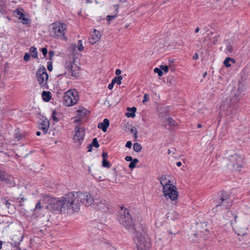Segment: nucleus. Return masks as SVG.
I'll return each instance as SVG.
<instances>
[{
    "mask_svg": "<svg viewBox=\"0 0 250 250\" xmlns=\"http://www.w3.org/2000/svg\"><path fill=\"white\" fill-rule=\"evenodd\" d=\"M118 211V220L120 224L130 232H133V239L136 244L137 250H145L149 248L150 240L146 233L145 227L142 225L136 230L134 222L127 208L120 207Z\"/></svg>",
    "mask_w": 250,
    "mask_h": 250,
    "instance_id": "obj_1",
    "label": "nucleus"
},
{
    "mask_svg": "<svg viewBox=\"0 0 250 250\" xmlns=\"http://www.w3.org/2000/svg\"><path fill=\"white\" fill-rule=\"evenodd\" d=\"M88 196L83 192L74 193L70 192L66 194L62 199L52 198L49 203L50 206L54 210H60L64 213L69 210L78 212L81 206V202H83Z\"/></svg>",
    "mask_w": 250,
    "mask_h": 250,
    "instance_id": "obj_2",
    "label": "nucleus"
},
{
    "mask_svg": "<svg viewBox=\"0 0 250 250\" xmlns=\"http://www.w3.org/2000/svg\"><path fill=\"white\" fill-rule=\"evenodd\" d=\"M243 94L239 93V89L237 93L226 101H223L220 106L221 114H224L228 122H231L237 117L238 103L242 98Z\"/></svg>",
    "mask_w": 250,
    "mask_h": 250,
    "instance_id": "obj_3",
    "label": "nucleus"
},
{
    "mask_svg": "<svg viewBox=\"0 0 250 250\" xmlns=\"http://www.w3.org/2000/svg\"><path fill=\"white\" fill-rule=\"evenodd\" d=\"M83 193L87 194L89 196H87V199H84L83 202H81V205L84 204L87 207L93 205L97 209L104 212H106L108 210L110 204L107 201L104 199H94L93 197L89 193L86 192H83Z\"/></svg>",
    "mask_w": 250,
    "mask_h": 250,
    "instance_id": "obj_4",
    "label": "nucleus"
},
{
    "mask_svg": "<svg viewBox=\"0 0 250 250\" xmlns=\"http://www.w3.org/2000/svg\"><path fill=\"white\" fill-rule=\"evenodd\" d=\"M219 197L216 200V205L212 211L215 212L217 209L224 210L228 209L232 205V201L228 192L222 190L219 193Z\"/></svg>",
    "mask_w": 250,
    "mask_h": 250,
    "instance_id": "obj_5",
    "label": "nucleus"
},
{
    "mask_svg": "<svg viewBox=\"0 0 250 250\" xmlns=\"http://www.w3.org/2000/svg\"><path fill=\"white\" fill-rule=\"evenodd\" d=\"M225 158L229 161L230 164L228 165L232 166L233 168L238 169L241 167L243 157L236 154L234 151L228 150L225 154Z\"/></svg>",
    "mask_w": 250,
    "mask_h": 250,
    "instance_id": "obj_6",
    "label": "nucleus"
},
{
    "mask_svg": "<svg viewBox=\"0 0 250 250\" xmlns=\"http://www.w3.org/2000/svg\"><path fill=\"white\" fill-rule=\"evenodd\" d=\"M78 92L76 90H68L63 96V104L67 106L76 104L78 101Z\"/></svg>",
    "mask_w": 250,
    "mask_h": 250,
    "instance_id": "obj_7",
    "label": "nucleus"
},
{
    "mask_svg": "<svg viewBox=\"0 0 250 250\" xmlns=\"http://www.w3.org/2000/svg\"><path fill=\"white\" fill-rule=\"evenodd\" d=\"M163 192L166 198H169L171 201H175L178 197L177 188L172 184H165Z\"/></svg>",
    "mask_w": 250,
    "mask_h": 250,
    "instance_id": "obj_8",
    "label": "nucleus"
},
{
    "mask_svg": "<svg viewBox=\"0 0 250 250\" xmlns=\"http://www.w3.org/2000/svg\"><path fill=\"white\" fill-rule=\"evenodd\" d=\"M36 77L40 85L44 89L48 88V75L44 66H41L37 71Z\"/></svg>",
    "mask_w": 250,
    "mask_h": 250,
    "instance_id": "obj_9",
    "label": "nucleus"
},
{
    "mask_svg": "<svg viewBox=\"0 0 250 250\" xmlns=\"http://www.w3.org/2000/svg\"><path fill=\"white\" fill-rule=\"evenodd\" d=\"M52 33L55 38H63L64 37V31L66 29V25L64 23L55 22L52 24Z\"/></svg>",
    "mask_w": 250,
    "mask_h": 250,
    "instance_id": "obj_10",
    "label": "nucleus"
},
{
    "mask_svg": "<svg viewBox=\"0 0 250 250\" xmlns=\"http://www.w3.org/2000/svg\"><path fill=\"white\" fill-rule=\"evenodd\" d=\"M75 132L76 133L73 137V139L75 142H78L79 143V146H80L84 137V129L83 127H80L76 125L75 127Z\"/></svg>",
    "mask_w": 250,
    "mask_h": 250,
    "instance_id": "obj_11",
    "label": "nucleus"
},
{
    "mask_svg": "<svg viewBox=\"0 0 250 250\" xmlns=\"http://www.w3.org/2000/svg\"><path fill=\"white\" fill-rule=\"evenodd\" d=\"M13 179V178L12 177L7 178L5 172L0 170V180L5 181L6 183L13 186L15 185V181H11Z\"/></svg>",
    "mask_w": 250,
    "mask_h": 250,
    "instance_id": "obj_12",
    "label": "nucleus"
},
{
    "mask_svg": "<svg viewBox=\"0 0 250 250\" xmlns=\"http://www.w3.org/2000/svg\"><path fill=\"white\" fill-rule=\"evenodd\" d=\"M49 125V121L45 119L42 121L38 125V128L43 132V134H46L48 129Z\"/></svg>",
    "mask_w": 250,
    "mask_h": 250,
    "instance_id": "obj_13",
    "label": "nucleus"
},
{
    "mask_svg": "<svg viewBox=\"0 0 250 250\" xmlns=\"http://www.w3.org/2000/svg\"><path fill=\"white\" fill-rule=\"evenodd\" d=\"M100 37L101 34L100 32L94 29L92 34L89 39L90 43L91 44L96 43L100 40Z\"/></svg>",
    "mask_w": 250,
    "mask_h": 250,
    "instance_id": "obj_14",
    "label": "nucleus"
},
{
    "mask_svg": "<svg viewBox=\"0 0 250 250\" xmlns=\"http://www.w3.org/2000/svg\"><path fill=\"white\" fill-rule=\"evenodd\" d=\"M15 16L18 17L20 20L22 21L23 24H27L28 19L25 18L23 13L19 9L15 10L13 12Z\"/></svg>",
    "mask_w": 250,
    "mask_h": 250,
    "instance_id": "obj_15",
    "label": "nucleus"
},
{
    "mask_svg": "<svg viewBox=\"0 0 250 250\" xmlns=\"http://www.w3.org/2000/svg\"><path fill=\"white\" fill-rule=\"evenodd\" d=\"M78 70L77 66L74 63H70L68 66V72L72 76H78V73L77 72Z\"/></svg>",
    "mask_w": 250,
    "mask_h": 250,
    "instance_id": "obj_16",
    "label": "nucleus"
},
{
    "mask_svg": "<svg viewBox=\"0 0 250 250\" xmlns=\"http://www.w3.org/2000/svg\"><path fill=\"white\" fill-rule=\"evenodd\" d=\"M109 125V121L107 119H104L103 122L100 123L98 127L101 129L104 132H106L107 128Z\"/></svg>",
    "mask_w": 250,
    "mask_h": 250,
    "instance_id": "obj_17",
    "label": "nucleus"
},
{
    "mask_svg": "<svg viewBox=\"0 0 250 250\" xmlns=\"http://www.w3.org/2000/svg\"><path fill=\"white\" fill-rule=\"evenodd\" d=\"M127 110L129 111L128 112L126 113V116L127 117H132L134 118L135 116V112L137 110V108L135 107H127Z\"/></svg>",
    "mask_w": 250,
    "mask_h": 250,
    "instance_id": "obj_18",
    "label": "nucleus"
},
{
    "mask_svg": "<svg viewBox=\"0 0 250 250\" xmlns=\"http://www.w3.org/2000/svg\"><path fill=\"white\" fill-rule=\"evenodd\" d=\"M14 137L17 141H20L25 137V134L24 133H21L20 131L17 129L15 130Z\"/></svg>",
    "mask_w": 250,
    "mask_h": 250,
    "instance_id": "obj_19",
    "label": "nucleus"
},
{
    "mask_svg": "<svg viewBox=\"0 0 250 250\" xmlns=\"http://www.w3.org/2000/svg\"><path fill=\"white\" fill-rule=\"evenodd\" d=\"M50 92L49 91H43L42 98L44 101L48 102L51 99Z\"/></svg>",
    "mask_w": 250,
    "mask_h": 250,
    "instance_id": "obj_20",
    "label": "nucleus"
},
{
    "mask_svg": "<svg viewBox=\"0 0 250 250\" xmlns=\"http://www.w3.org/2000/svg\"><path fill=\"white\" fill-rule=\"evenodd\" d=\"M122 6V5L121 4H116L114 6V8H115V14L112 16H107L106 18L108 21L111 20V19H114L117 17V15L118 12V8L119 7H121Z\"/></svg>",
    "mask_w": 250,
    "mask_h": 250,
    "instance_id": "obj_21",
    "label": "nucleus"
},
{
    "mask_svg": "<svg viewBox=\"0 0 250 250\" xmlns=\"http://www.w3.org/2000/svg\"><path fill=\"white\" fill-rule=\"evenodd\" d=\"M30 52L32 53V57L34 58H38V51L37 48L35 46H31L29 49Z\"/></svg>",
    "mask_w": 250,
    "mask_h": 250,
    "instance_id": "obj_22",
    "label": "nucleus"
},
{
    "mask_svg": "<svg viewBox=\"0 0 250 250\" xmlns=\"http://www.w3.org/2000/svg\"><path fill=\"white\" fill-rule=\"evenodd\" d=\"M133 148L135 152H139L141 150L142 147L141 144L136 143L134 144Z\"/></svg>",
    "mask_w": 250,
    "mask_h": 250,
    "instance_id": "obj_23",
    "label": "nucleus"
},
{
    "mask_svg": "<svg viewBox=\"0 0 250 250\" xmlns=\"http://www.w3.org/2000/svg\"><path fill=\"white\" fill-rule=\"evenodd\" d=\"M6 4L2 0H0V13L3 14L5 12Z\"/></svg>",
    "mask_w": 250,
    "mask_h": 250,
    "instance_id": "obj_24",
    "label": "nucleus"
},
{
    "mask_svg": "<svg viewBox=\"0 0 250 250\" xmlns=\"http://www.w3.org/2000/svg\"><path fill=\"white\" fill-rule=\"evenodd\" d=\"M139 162L138 159L134 158L132 160H131V162L129 164L128 167L131 168L133 169L136 167V164Z\"/></svg>",
    "mask_w": 250,
    "mask_h": 250,
    "instance_id": "obj_25",
    "label": "nucleus"
},
{
    "mask_svg": "<svg viewBox=\"0 0 250 250\" xmlns=\"http://www.w3.org/2000/svg\"><path fill=\"white\" fill-rule=\"evenodd\" d=\"M166 180H167L166 177H164V176L161 177L160 178V183L163 186V187H164V186H165V184H170L169 183H170V180H168V181L165 182V181Z\"/></svg>",
    "mask_w": 250,
    "mask_h": 250,
    "instance_id": "obj_26",
    "label": "nucleus"
},
{
    "mask_svg": "<svg viewBox=\"0 0 250 250\" xmlns=\"http://www.w3.org/2000/svg\"><path fill=\"white\" fill-rule=\"evenodd\" d=\"M206 232H208V229L207 228L204 229L203 230H199L196 233H194L195 236H197V237L201 236L202 235V233H203L204 234H206Z\"/></svg>",
    "mask_w": 250,
    "mask_h": 250,
    "instance_id": "obj_27",
    "label": "nucleus"
},
{
    "mask_svg": "<svg viewBox=\"0 0 250 250\" xmlns=\"http://www.w3.org/2000/svg\"><path fill=\"white\" fill-rule=\"evenodd\" d=\"M167 121L170 126H175L176 125V122L171 118H168Z\"/></svg>",
    "mask_w": 250,
    "mask_h": 250,
    "instance_id": "obj_28",
    "label": "nucleus"
},
{
    "mask_svg": "<svg viewBox=\"0 0 250 250\" xmlns=\"http://www.w3.org/2000/svg\"><path fill=\"white\" fill-rule=\"evenodd\" d=\"M102 165L104 167L109 168L111 167L110 163L106 159H103Z\"/></svg>",
    "mask_w": 250,
    "mask_h": 250,
    "instance_id": "obj_29",
    "label": "nucleus"
},
{
    "mask_svg": "<svg viewBox=\"0 0 250 250\" xmlns=\"http://www.w3.org/2000/svg\"><path fill=\"white\" fill-rule=\"evenodd\" d=\"M90 144L93 147L94 146L96 148H98L100 146L97 139L96 138H95L93 139L92 142Z\"/></svg>",
    "mask_w": 250,
    "mask_h": 250,
    "instance_id": "obj_30",
    "label": "nucleus"
},
{
    "mask_svg": "<svg viewBox=\"0 0 250 250\" xmlns=\"http://www.w3.org/2000/svg\"><path fill=\"white\" fill-rule=\"evenodd\" d=\"M219 37V35H216L214 36L213 38H211L210 39V41L212 42L213 44H216L218 42Z\"/></svg>",
    "mask_w": 250,
    "mask_h": 250,
    "instance_id": "obj_31",
    "label": "nucleus"
},
{
    "mask_svg": "<svg viewBox=\"0 0 250 250\" xmlns=\"http://www.w3.org/2000/svg\"><path fill=\"white\" fill-rule=\"evenodd\" d=\"M231 58L229 57H227L225 61H224V64L227 67H229L230 66V64L229 62L230 61Z\"/></svg>",
    "mask_w": 250,
    "mask_h": 250,
    "instance_id": "obj_32",
    "label": "nucleus"
},
{
    "mask_svg": "<svg viewBox=\"0 0 250 250\" xmlns=\"http://www.w3.org/2000/svg\"><path fill=\"white\" fill-rule=\"evenodd\" d=\"M226 50L229 53H232V51H233V47L231 45V44L229 42L227 45V47H226Z\"/></svg>",
    "mask_w": 250,
    "mask_h": 250,
    "instance_id": "obj_33",
    "label": "nucleus"
},
{
    "mask_svg": "<svg viewBox=\"0 0 250 250\" xmlns=\"http://www.w3.org/2000/svg\"><path fill=\"white\" fill-rule=\"evenodd\" d=\"M154 72L156 73H157L159 76L161 77L163 75V72L162 71L161 69L159 68H155L154 69Z\"/></svg>",
    "mask_w": 250,
    "mask_h": 250,
    "instance_id": "obj_34",
    "label": "nucleus"
},
{
    "mask_svg": "<svg viewBox=\"0 0 250 250\" xmlns=\"http://www.w3.org/2000/svg\"><path fill=\"white\" fill-rule=\"evenodd\" d=\"M113 79H116V83L118 85L121 84V80L123 79L122 76H118V77H114Z\"/></svg>",
    "mask_w": 250,
    "mask_h": 250,
    "instance_id": "obj_35",
    "label": "nucleus"
},
{
    "mask_svg": "<svg viewBox=\"0 0 250 250\" xmlns=\"http://www.w3.org/2000/svg\"><path fill=\"white\" fill-rule=\"evenodd\" d=\"M78 49L80 51H82L83 50L84 47L82 44V41L81 40H79L78 41Z\"/></svg>",
    "mask_w": 250,
    "mask_h": 250,
    "instance_id": "obj_36",
    "label": "nucleus"
},
{
    "mask_svg": "<svg viewBox=\"0 0 250 250\" xmlns=\"http://www.w3.org/2000/svg\"><path fill=\"white\" fill-rule=\"evenodd\" d=\"M56 115H57L56 111L55 110L53 111L52 113V117L53 118V120L55 122H57L59 121V120H58V118L56 117Z\"/></svg>",
    "mask_w": 250,
    "mask_h": 250,
    "instance_id": "obj_37",
    "label": "nucleus"
},
{
    "mask_svg": "<svg viewBox=\"0 0 250 250\" xmlns=\"http://www.w3.org/2000/svg\"><path fill=\"white\" fill-rule=\"evenodd\" d=\"M31 56V55L30 53H25L24 56L23 57L24 60L26 62H28L30 60Z\"/></svg>",
    "mask_w": 250,
    "mask_h": 250,
    "instance_id": "obj_38",
    "label": "nucleus"
},
{
    "mask_svg": "<svg viewBox=\"0 0 250 250\" xmlns=\"http://www.w3.org/2000/svg\"><path fill=\"white\" fill-rule=\"evenodd\" d=\"M160 69H161L162 71H164L165 72H167L168 71V66L167 65H161L160 66Z\"/></svg>",
    "mask_w": 250,
    "mask_h": 250,
    "instance_id": "obj_39",
    "label": "nucleus"
},
{
    "mask_svg": "<svg viewBox=\"0 0 250 250\" xmlns=\"http://www.w3.org/2000/svg\"><path fill=\"white\" fill-rule=\"evenodd\" d=\"M115 83H116V79H112L111 83L110 84H109L108 85V88L110 90L112 89Z\"/></svg>",
    "mask_w": 250,
    "mask_h": 250,
    "instance_id": "obj_40",
    "label": "nucleus"
},
{
    "mask_svg": "<svg viewBox=\"0 0 250 250\" xmlns=\"http://www.w3.org/2000/svg\"><path fill=\"white\" fill-rule=\"evenodd\" d=\"M235 214L234 213H233V212L231 210H228L227 212V216L229 218H231V217H233V215Z\"/></svg>",
    "mask_w": 250,
    "mask_h": 250,
    "instance_id": "obj_41",
    "label": "nucleus"
},
{
    "mask_svg": "<svg viewBox=\"0 0 250 250\" xmlns=\"http://www.w3.org/2000/svg\"><path fill=\"white\" fill-rule=\"evenodd\" d=\"M41 51H42L44 57L45 58L46 56V55L47 54V48L45 47H43V48H41Z\"/></svg>",
    "mask_w": 250,
    "mask_h": 250,
    "instance_id": "obj_42",
    "label": "nucleus"
},
{
    "mask_svg": "<svg viewBox=\"0 0 250 250\" xmlns=\"http://www.w3.org/2000/svg\"><path fill=\"white\" fill-rule=\"evenodd\" d=\"M47 69L49 71H51L53 69L52 63L51 62H47Z\"/></svg>",
    "mask_w": 250,
    "mask_h": 250,
    "instance_id": "obj_43",
    "label": "nucleus"
},
{
    "mask_svg": "<svg viewBox=\"0 0 250 250\" xmlns=\"http://www.w3.org/2000/svg\"><path fill=\"white\" fill-rule=\"evenodd\" d=\"M130 131L132 133H133V132L134 133V137L135 138L137 137L138 131L136 128L135 129H134L133 128H131L130 129Z\"/></svg>",
    "mask_w": 250,
    "mask_h": 250,
    "instance_id": "obj_44",
    "label": "nucleus"
},
{
    "mask_svg": "<svg viewBox=\"0 0 250 250\" xmlns=\"http://www.w3.org/2000/svg\"><path fill=\"white\" fill-rule=\"evenodd\" d=\"M149 99V96L147 94H145L144 96V99L143 100V103H145L147 102Z\"/></svg>",
    "mask_w": 250,
    "mask_h": 250,
    "instance_id": "obj_45",
    "label": "nucleus"
},
{
    "mask_svg": "<svg viewBox=\"0 0 250 250\" xmlns=\"http://www.w3.org/2000/svg\"><path fill=\"white\" fill-rule=\"evenodd\" d=\"M49 60H52V57L54 56L55 55V52L53 50H49Z\"/></svg>",
    "mask_w": 250,
    "mask_h": 250,
    "instance_id": "obj_46",
    "label": "nucleus"
},
{
    "mask_svg": "<svg viewBox=\"0 0 250 250\" xmlns=\"http://www.w3.org/2000/svg\"><path fill=\"white\" fill-rule=\"evenodd\" d=\"M42 206L40 202H38L36 205V207L34 208L35 210H37L38 209H41Z\"/></svg>",
    "mask_w": 250,
    "mask_h": 250,
    "instance_id": "obj_47",
    "label": "nucleus"
},
{
    "mask_svg": "<svg viewBox=\"0 0 250 250\" xmlns=\"http://www.w3.org/2000/svg\"><path fill=\"white\" fill-rule=\"evenodd\" d=\"M102 157H103V159H106H106L108 157V154L106 152H103L102 154Z\"/></svg>",
    "mask_w": 250,
    "mask_h": 250,
    "instance_id": "obj_48",
    "label": "nucleus"
},
{
    "mask_svg": "<svg viewBox=\"0 0 250 250\" xmlns=\"http://www.w3.org/2000/svg\"><path fill=\"white\" fill-rule=\"evenodd\" d=\"M233 217L234 218V222H233L232 220L231 221V225H232L234 223H236V222H237L236 219H237V215L235 213L233 215Z\"/></svg>",
    "mask_w": 250,
    "mask_h": 250,
    "instance_id": "obj_49",
    "label": "nucleus"
},
{
    "mask_svg": "<svg viewBox=\"0 0 250 250\" xmlns=\"http://www.w3.org/2000/svg\"><path fill=\"white\" fill-rule=\"evenodd\" d=\"M132 145V144L131 141H128L126 142L125 144V146L128 148H131V146Z\"/></svg>",
    "mask_w": 250,
    "mask_h": 250,
    "instance_id": "obj_50",
    "label": "nucleus"
},
{
    "mask_svg": "<svg viewBox=\"0 0 250 250\" xmlns=\"http://www.w3.org/2000/svg\"><path fill=\"white\" fill-rule=\"evenodd\" d=\"M204 226L207 227V225L206 223H203L198 225V229H199L201 227L204 229Z\"/></svg>",
    "mask_w": 250,
    "mask_h": 250,
    "instance_id": "obj_51",
    "label": "nucleus"
},
{
    "mask_svg": "<svg viewBox=\"0 0 250 250\" xmlns=\"http://www.w3.org/2000/svg\"><path fill=\"white\" fill-rule=\"evenodd\" d=\"M86 109L85 108H83L82 110H79V112L80 113H82V115H85L86 114Z\"/></svg>",
    "mask_w": 250,
    "mask_h": 250,
    "instance_id": "obj_52",
    "label": "nucleus"
},
{
    "mask_svg": "<svg viewBox=\"0 0 250 250\" xmlns=\"http://www.w3.org/2000/svg\"><path fill=\"white\" fill-rule=\"evenodd\" d=\"M133 158L131 156H127L125 157V160L126 161H131V160H132Z\"/></svg>",
    "mask_w": 250,
    "mask_h": 250,
    "instance_id": "obj_53",
    "label": "nucleus"
},
{
    "mask_svg": "<svg viewBox=\"0 0 250 250\" xmlns=\"http://www.w3.org/2000/svg\"><path fill=\"white\" fill-rule=\"evenodd\" d=\"M92 146L91 145V144H89L88 146H87V149H88V152H91L92 150Z\"/></svg>",
    "mask_w": 250,
    "mask_h": 250,
    "instance_id": "obj_54",
    "label": "nucleus"
},
{
    "mask_svg": "<svg viewBox=\"0 0 250 250\" xmlns=\"http://www.w3.org/2000/svg\"><path fill=\"white\" fill-rule=\"evenodd\" d=\"M198 58H199L198 54V53H196L193 55L192 59L194 60H196L198 59Z\"/></svg>",
    "mask_w": 250,
    "mask_h": 250,
    "instance_id": "obj_55",
    "label": "nucleus"
},
{
    "mask_svg": "<svg viewBox=\"0 0 250 250\" xmlns=\"http://www.w3.org/2000/svg\"><path fill=\"white\" fill-rule=\"evenodd\" d=\"M121 73V70L119 69H117L115 71V74L117 76H119L120 74Z\"/></svg>",
    "mask_w": 250,
    "mask_h": 250,
    "instance_id": "obj_56",
    "label": "nucleus"
},
{
    "mask_svg": "<svg viewBox=\"0 0 250 250\" xmlns=\"http://www.w3.org/2000/svg\"><path fill=\"white\" fill-rule=\"evenodd\" d=\"M5 204L6 207L8 208H10V206L11 205V204L10 203H9L8 201H5Z\"/></svg>",
    "mask_w": 250,
    "mask_h": 250,
    "instance_id": "obj_57",
    "label": "nucleus"
},
{
    "mask_svg": "<svg viewBox=\"0 0 250 250\" xmlns=\"http://www.w3.org/2000/svg\"><path fill=\"white\" fill-rule=\"evenodd\" d=\"M176 165L177 167H180L182 165V163L181 162H178L176 163Z\"/></svg>",
    "mask_w": 250,
    "mask_h": 250,
    "instance_id": "obj_58",
    "label": "nucleus"
},
{
    "mask_svg": "<svg viewBox=\"0 0 250 250\" xmlns=\"http://www.w3.org/2000/svg\"><path fill=\"white\" fill-rule=\"evenodd\" d=\"M81 121V120L80 118L78 119H75V120L74 121V123H78L79 122H80Z\"/></svg>",
    "mask_w": 250,
    "mask_h": 250,
    "instance_id": "obj_59",
    "label": "nucleus"
},
{
    "mask_svg": "<svg viewBox=\"0 0 250 250\" xmlns=\"http://www.w3.org/2000/svg\"><path fill=\"white\" fill-rule=\"evenodd\" d=\"M199 30H200L199 28V27H196V28H195V32L196 33H198V32L199 31Z\"/></svg>",
    "mask_w": 250,
    "mask_h": 250,
    "instance_id": "obj_60",
    "label": "nucleus"
},
{
    "mask_svg": "<svg viewBox=\"0 0 250 250\" xmlns=\"http://www.w3.org/2000/svg\"><path fill=\"white\" fill-rule=\"evenodd\" d=\"M41 134V132L40 131H37V132H36V135H37V136H40Z\"/></svg>",
    "mask_w": 250,
    "mask_h": 250,
    "instance_id": "obj_61",
    "label": "nucleus"
},
{
    "mask_svg": "<svg viewBox=\"0 0 250 250\" xmlns=\"http://www.w3.org/2000/svg\"><path fill=\"white\" fill-rule=\"evenodd\" d=\"M120 2H122V3H124V2H126V0H120L119 1Z\"/></svg>",
    "mask_w": 250,
    "mask_h": 250,
    "instance_id": "obj_62",
    "label": "nucleus"
},
{
    "mask_svg": "<svg viewBox=\"0 0 250 250\" xmlns=\"http://www.w3.org/2000/svg\"><path fill=\"white\" fill-rule=\"evenodd\" d=\"M197 126H198V128H201L202 127V125L199 124H198Z\"/></svg>",
    "mask_w": 250,
    "mask_h": 250,
    "instance_id": "obj_63",
    "label": "nucleus"
},
{
    "mask_svg": "<svg viewBox=\"0 0 250 250\" xmlns=\"http://www.w3.org/2000/svg\"><path fill=\"white\" fill-rule=\"evenodd\" d=\"M230 61L233 62V63L235 62V60L232 58H231Z\"/></svg>",
    "mask_w": 250,
    "mask_h": 250,
    "instance_id": "obj_64",
    "label": "nucleus"
}]
</instances>
